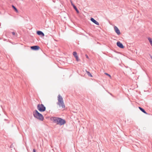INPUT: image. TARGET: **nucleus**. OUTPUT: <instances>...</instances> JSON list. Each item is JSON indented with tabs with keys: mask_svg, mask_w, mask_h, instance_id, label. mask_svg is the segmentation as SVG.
Returning a JSON list of instances; mask_svg holds the SVG:
<instances>
[{
	"mask_svg": "<svg viewBox=\"0 0 152 152\" xmlns=\"http://www.w3.org/2000/svg\"><path fill=\"white\" fill-rule=\"evenodd\" d=\"M109 93V94H110L111 95H112V94H111V93Z\"/></svg>",
	"mask_w": 152,
	"mask_h": 152,
	"instance_id": "obj_22",
	"label": "nucleus"
},
{
	"mask_svg": "<svg viewBox=\"0 0 152 152\" xmlns=\"http://www.w3.org/2000/svg\"><path fill=\"white\" fill-rule=\"evenodd\" d=\"M149 41V42L151 45L152 46V39L150 37H148V38Z\"/></svg>",
	"mask_w": 152,
	"mask_h": 152,
	"instance_id": "obj_15",
	"label": "nucleus"
},
{
	"mask_svg": "<svg viewBox=\"0 0 152 152\" xmlns=\"http://www.w3.org/2000/svg\"><path fill=\"white\" fill-rule=\"evenodd\" d=\"M86 72L88 75L90 77H92V75L90 73V72L88 71H87L86 70Z\"/></svg>",
	"mask_w": 152,
	"mask_h": 152,
	"instance_id": "obj_16",
	"label": "nucleus"
},
{
	"mask_svg": "<svg viewBox=\"0 0 152 152\" xmlns=\"http://www.w3.org/2000/svg\"><path fill=\"white\" fill-rule=\"evenodd\" d=\"M114 29L115 32L118 35H119L121 34V32L118 28L116 26H114Z\"/></svg>",
	"mask_w": 152,
	"mask_h": 152,
	"instance_id": "obj_8",
	"label": "nucleus"
},
{
	"mask_svg": "<svg viewBox=\"0 0 152 152\" xmlns=\"http://www.w3.org/2000/svg\"><path fill=\"white\" fill-rule=\"evenodd\" d=\"M7 120V119H4V120H5V121H6V120Z\"/></svg>",
	"mask_w": 152,
	"mask_h": 152,
	"instance_id": "obj_23",
	"label": "nucleus"
},
{
	"mask_svg": "<svg viewBox=\"0 0 152 152\" xmlns=\"http://www.w3.org/2000/svg\"><path fill=\"white\" fill-rule=\"evenodd\" d=\"M59 118L58 117H52L51 118V119L53 121V122L54 123H56V124L58 125Z\"/></svg>",
	"mask_w": 152,
	"mask_h": 152,
	"instance_id": "obj_4",
	"label": "nucleus"
},
{
	"mask_svg": "<svg viewBox=\"0 0 152 152\" xmlns=\"http://www.w3.org/2000/svg\"><path fill=\"white\" fill-rule=\"evenodd\" d=\"M150 56L151 59L152 60V56L151 55H150Z\"/></svg>",
	"mask_w": 152,
	"mask_h": 152,
	"instance_id": "obj_21",
	"label": "nucleus"
},
{
	"mask_svg": "<svg viewBox=\"0 0 152 152\" xmlns=\"http://www.w3.org/2000/svg\"><path fill=\"white\" fill-rule=\"evenodd\" d=\"M116 45L118 47L121 48L122 49L124 48V46L120 41H118L116 43Z\"/></svg>",
	"mask_w": 152,
	"mask_h": 152,
	"instance_id": "obj_7",
	"label": "nucleus"
},
{
	"mask_svg": "<svg viewBox=\"0 0 152 152\" xmlns=\"http://www.w3.org/2000/svg\"><path fill=\"white\" fill-rule=\"evenodd\" d=\"M12 7L16 12L17 13L18 12V9L14 5H12Z\"/></svg>",
	"mask_w": 152,
	"mask_h": 152,
	"instance_id": "obj_14",
	"label": "nucleus"
},
{
	"mask_svg": "<svg viewBox=\"0 0 152 152\" xmlns=\"http://www.w3.org/2000/svg\"><path fill=\"white\" fill-rule=\"evenodd\" d=\"M86 57L87 58H88V56L86 54Z\"/></svg>",
	"mask_w": 152,
	"mask_h": 152,
	"instance_id": "obj_20",
	"label": "nucleus"
},
{
	"mask_svg": "<svg viewBox=\"0 0 152 152\" xmlns=\"http://www.w3.org/2000/svg\"><path fill=\"white\" fill-rule=\"evenodd\" d=\"M33 115L35 118L39 120L43 121L44 119L43 115L39 113L37 110H35L33 112Z\"/></svg>",
	"mask_w": 152,
	"mask_h": 152,
	"instance_id": "obj_1",
	"label": "nucleus"
},
{
	"mask_svg": "<svg viewBox=\"0 0 152 152\" xmlns=\"http://www.w3.org/2000/svg\"><path fill=\"white\" fill-rule=\"evenodd\" d=\"M33 152H36V150L35 149H33Z\"/></svg>",
	"mask_w": 152,
	"mask_h": 152,
	"instance_id": "obj_19",
	"label": "nucleus"
},
{
	"mask_svg": "<svg viewBox=\"0 0 152 152\" xmlns=\"http://www.w3.org/2000/svg\"><path fill=\"white\" fill-rule=\"evenodd\" d=\"M31 49L34 50H37L40 49V47L37 45H34L31 46Z\"/></svg>",
	"mask_w": 152,
	"mask_h": 152,
	"instance_id": "obj_6",
	"label": "nucleus"
},
{
	"mask_svg": "<svg viewBox=\"0 0 152 152\" xmlns=\"http://www.w3.org/2000/svg\"><path fill=\"white\" fill-rule=\"evenodd\" d=\"M104 74H105L106 75H107L108 76V77H111V75L110 74H108L107 73H105Z\"/></svg>",
	"mask_w": 152,
	"mask_h": 152,
	"instance_id": "obj_17",
	"label": "nucleus"
},
{
	"mask_svg": "<svg viewBox=\"0 0 152 152\" xmlns=\"http://www.w3.org/2000/svg\"><path fill=\"white\" fill-rule=\"evenodd\" d=\"M139 108V109L143 113H144L146 114H147V115H148V113H147L146 111H145V110L143 109V108L141 107H138Z\"/></svg>",
	"mask_w": 152,
	"mask_h": 152,
	"instance_id": "obj_13",
	"label": "nucleus"
},
{
	"mask_svg": "<svg viewBox=\"0 0 152 152\" xmlns=\"http://www.w3.org/2000/svg\"><path fill=\"white\" fill-rule=\"evenodd\" d=\"M73 55L76 58L77 61H80V59L79 58L78 56L77 55V53L76 52H73Z\"/></svg>",
	"mask_w": 152,
	"mask_h": 152,
	"instance_id": "obj_9",
	"label": "nucleus"
},
{
	"mask_svg": "<svg viewBox=\"0 0 152 152\" xmlns=\"http://www.w3.org/2000/svg\"><path fill=\"white\" fill-rule=\"evenodd\" d=\"M71 2L72 5L73 6V8L75 10V11H76L77 12V13H79V11L77 9L75 5L74 4H73V3L72 2V1H71Z\"/></svg>",
	"mask_w": 152,
	"mask_h": 152,
	"instance_id": "obj_10",
	"label": "nucleus"
},
{
	"mask_svg": "<svg viewBox=\"0 0 152 152\" xmlns=\"http://www.w3.org/2000/svg\"><path fill=\"white\" fill-rule=\"evenodd\" d=\"M58 102H57V104L59 105L60 107H61L62 108H64L65 107L63 99L62 97L59 94L58 96Z\"/></svg>",
	"mask_w": 152,
	"mask_h": 152,
	"instance_id": "obj_2",
	"label": "nucleus"
},
{
	"mask_svg": "<svg viewBox=\"0 0 152 152\" xmlns=\"http://www.w3.org/2000/svg\"><path fill=\"white\" fill-rule=\"evenodd\" d=\"M94 23L96 24L97 25H99V23L96 20H95L93 18H91L90 19Z\"/></svg>",
	"mask_w": 152,
	"mask_h": 152,
	"instance_id": "obj_11",
	"label": "nucleus"
},
{
	"mask_svg": "<svg viewBox=\"0 0 152 152\" xmlns=\"http://www.w3.org/2000/svg\"><path fill=\"white\" fill-rule=\"evenodd\" d=\"M12 34L13 35H15V32L14 31H13V32H12Z\"/></svg>",
	"mask_w": 152,
	"mask_h": 152,
	"instance_id": "obj_18",
	"label": "nucleus"
},
{
	"mask_svg": "<svg viewBox=\"0 0 152 152\" xmlns=\"http://www.w3.org/2000/svg\"><path fill=\"white\" fill-rule=\"evenodd\" d=\"M37 108L40 112H44L46 110V107L42 104H39L37 105Z\"/></svg>",
	"mask_w": 152,
	"mask_h": 152,
	"instance_id": "obj_3",
	"label": "nucleus"
},
{
	"mask_svg": "<svg viewBox=\"0 0 152 152\" xmlns=\"http://www.w3.org/2000/svg\"><path fill=\"white\" fill-rule=\"evenodd\" d=\"M37 34L39 36H41L43 37L45 36L44 33L42 31H37Z\"/></svg>",
	"mask_w": 152,
	"mask_h": 152,
	"instance_id": "obj_12",
	"label": "nucleus"
},
{
	"mask_svg": "<svg viewBox=\"0 0 152 152\" xmlns=\"http://www.w3.org/2000/svg\"><path fill=\"white\" fill-rule=\"evenodd\" d=\"M58 120V125L61 126L64 125L66 123V121L64 119L61 118H59Z\"/></svg>",
	"mask_w": 152,
	"mask_h": 152,
	"instance_id": "obj_5",
	"label": "nucleus"
}]
</instances>
